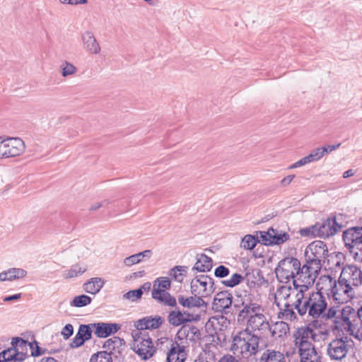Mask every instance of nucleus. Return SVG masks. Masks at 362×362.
Masks as SVG:
<instances>
[{
    "label": "nucleus",
    "mask_w": 362,
    "mask_h": 362,
    "mask_svg": "<svg viewBox=\"0 0 362 362\" xmlns=\"http://www.w3.org/2000/svg\"><path fill=\"white\" fill-rule=\"evenodd\" d=\"M327 245L321 240H315L310 243L305 250V264L304 269L309 270L308 279L309 285H313L322 268V262L329 256Z\"/></svg>",
    "instance_id": "1"
},
{
    "label": "nucleus",
    "mask_w": 362,
    "mask_h": 362,
    "mask_svg": "<svg viewBox=\"0 0 362 362\" xmlns=\"http://www.w3.org/2000/svg\"><path fill=\"white\" fill-rule=\"evenodd\" d=\"M276 278L280 282L288 283L293 279L300 285H309L305 281L308 279L309 270L304 269V264L301 267L300 261L293 257H287L281 259L275 269Z\"/></svg>",
    "instance_id": "2"
},
{
    "label": "nucleus",
    "mask_w": 362,
    "mask_h": 362,
    "mask_svg": "<svg viewBox=\"0 0 362 362\" xmlns=\"http://www.w3.org/2000/svg\"><path fill=\"white\" fill-rule=\"evenodd\" d=\"M334 323L336 329L345 330L359 341L362 340V306L357 310L350 305L344 306Z\"/></svg>",
    "instance_id": "3"
},
{
    "label": "nucleus",
    "mask_w": 362,
    "mask_h": 362,
    "mask_svg": "<svg viewBox=\"0 0 362 362\" xmlns=\"http://www.w3.org/2000/svg\"><path fill=\"white\" fill-rule=\"evenodd\" d=\"M259 338L257 334L252 333L248 329H245L233 337L230 350L234 354L249 358L258 351Z\"/></svg>",
    "instance_id": "4"
},
{
    "label": "nucleus",
    "mask_w": 362,
    "mask_h": 362,
    "mask_svg": "<svg viewBox=\"0 0 362 362\" xmlns=\"http://www.w3.org/2000/svg\"><path fill=\"white\" fill-rule=\"evenodd\" d=\"M308 315L314 319L320 318L321 320H327L338 317L340 310L338 307H332L326 312L327 303L325 297L321 291L312 293L306 299Z\"/></svg>",
    "instance_id": "5"
},
{
    "label": "nucleus",
    "mask_w": 362,
    "mask_h": 362,
    "mask_svg": "<svg viewBox=\"0 0 362 362\" xmlns=\"http://www.w3.org/2000/svg\"><path fill=\"white\" fill-rule=\"evenodd\" d=\"M332 331L336 337L331 340L327 346V355L332 361H341L345 358L347 354L353 349L354 343L347 336L345 330H339L334 328V324L332 326Z\"/></svg>",
    "instance_id": "6"
},
{
    "label": "nucleus",
    "mask_w": 362,
    "mask_h": 362,
    "mask_svg": "<svg viewBox=\"0 0 362 362\" xmlns=\"http://www.w3.org/2000/svg\"><path fill=\"white\" fill-rule=\"evenodd\" d=\"M362 284V272L355 265H346L340 274L338 284L343 288V293L348 297H353V287H358Z\"/></svg>",
    "instance_id": "7"
},
{
    "label": "nucleus",
    "mask_w": 362,
    "mask_h": 362,
    "mask_svg": "<svg viewBox=\"0 0 362 362\" xmlns=\"http://www.w3.org/2000/svg\"><path fill=\"white\" fill-rule=\"evenodd\" d=\"M132 336L131 348L142 360L146 361L154 355L156 349L147 332L132 331Z\"/></svg>",
    "instance_id": "8"
},
{
    "label": "nucleus",
    "mask_w": 362,
    "mask_h": 362,
    "mask_svg": "<svg viewBox=\"0 0 362 362\" xmlns=\"http://www.w3.org/2000/svg\"><path fill=\"white\" fill-rule=\"evenodd\" d=\"M342 239L353 258L362 262V227L356 226L343 232Z\"/></svg>",
    "instance_id": "9"
},
{
    "label": "nucleus",
    "mask_w": 362,
    "mask_h": 362,
    "mask_svg": "<svg viewBox=\"0 0 362 362\" xmlns=\"http://www.w3.org/2000/svg\"><path fill=\"white\" fill-rule=\"evenodd\" d=\"M170 286L171 281L168 277L157 278L153 282V288L151 291L152 298L164 305L176 307V298L167 291Z\"/></svg>",
    "instance_id": "10"
},
{
    "label": "nucleus",
    "mask_w": 362,
    "mask_h": 362,
    "mask_svg": "<svg viewBox=\"0 0 362 362\" xmlns=\"http://www.w3.org/2000/svg\"><path fill=\"white\" fill-rule=\"evenodd\" d=\"M215 291L214 279L207 275L197 276L191 282V293L202 298L209 296Z\"/></svg>",
    "instance_id": "11"
},
{
    "label": "nucleus",
    "mask_w": 362,
    "mask_h": 362,
    "mask_svg": "<svg viewBox=\"0 0 362 362\" xmlns=\"http://www.w3.org/2000/svg\"><path fill=\"white\" fill-rule=\"evenodd\" d=\"M202 338L199 329L193 325H184L177 331L175 340L178 344H185L186 348L189 343H197Z\"/></svg>",
    "instance_id": "12"
},
{
    "label": "nucleus",
    "mask_w": 362,
    "mask_h": 362,
    "mask_svg": "<svg viewBox=\"0 0 362 362\" xmlns=\"http://www.w3.org/2000/svg\"><path fill=\"white\" fill-rule=\"evenodd\" d=\"M242 309L238 312L237 321L238 323L247 322L248 318L255 313L259 312L261 306L257 303L253 302L252 294L245 295L242 300Z\"/></svg>",
    "instance_id": "13"
},
{
    "label": "nucleus",
    "mask_w": 362,
    "mask_h": 362,
    "mask_svg": "<svg viewBox=\"0 0 362 362\" xmlns=\"http://www.w3.org/2000/svg\"><path fill=\"white\" fill-rule=\"evenodd\" d=\"M245 329H248L252 333L258 332L260 335L265 334L270 329V325L265 315L257 312L248 318Z\"/></svg>",
    "instance_id": "14"
},
{
    "label": "nucleus",
    "mask_w": 362,
    "mask_h": 362,
    "mask_svg": "<svg viewBox=\"0 0 362 362\" xmlns=\"http://www.w3.org/2000/svg\"><path fill=\"white\" fill-rule=\"evenodd\" d=\"M233 295L228 291H223L217 293L213 301V309L221 313L222 314H228L233 303Z\"/></svg>",
    "instance_id": "15"
},
{
    "label": "nucleus",
    "mask_w": 362,
    "mask_h": 362,
    "mask_svg": "<svg viewBox=\"0 0 362 362\" xmlns=\"http://www.w3.org/2000/svg\"><path fill=\"white\" fill-rule=\"evenodd\" d=\"M4 142V159L21 156L25 151V144L18 137H5Z\"/></svg>",
    "instance_id": "16"
},
{
    "label": "nucleus",
    "mask_w": 362,
    "mask_h": 362,
    "mask_svg": "<svg viewBox=\"0 0 362 362\" xmlns=\"http://www.w3.org/2000/svg\"><path fill=\"white\" fill-rule=\"evenodd\" d=\"M293 287L297 290V293L295 295V300L293 301L290 299L293 308H295L298 314L301 316L305 315L308 311L306 305V300L303 302L304 299V293L308 290L310 286L308 285H300L296 281H293Z\"/></svg>",
    "instance_id": "17"
},
{
    "label": "nucleus",
    "mask_w": 362,
    "mask_h": 362,
    "mask_svg": "<svg viewBox=\"0 0 362 362\" xmlns=\"http://www.w3.org/2000/svg\"><path fill=\"white\" fill-rule=\"evenodd\" d=\"M198 315L194 317V314L187 311H181L179 309H175L170 311L168 315V321L170 325L174 327L187 325L193 320H198Z\"/></svg>",
    "instance_id": "18"
},
{
    "label": "nucleus",
    "mask_w": 362,
    "mask_h": 362,
    "mask_svg": "<svg viewBox=\"0 0 362 362\" xmlns=\"http://www.w3.org/2000/svg\"><path fill=\"white\" fill-rule=\"evenodd\" d=\"M126 347L125 341L119 337H113L107 339L103 345V348L105 349V351H107L110 356L115 358L122 356Z\"/></svg>",
    "instance_id": "19"
},
{
    "label": "nucleus",
    "mask_w": 362,
    "mask_h": 362,
    "mask_svg": "<svg viewBox=\"0 0 362 362\" xmlns=\"http://www.w3.org/2000/svg\"><path fill=\"white\" fill-rule=\"evenodd\" d=\"M93 327L90 324H81L79 325L78 332L70 344L71 348H78L84 343L92 338Z\"/></svg>",
    "instance_id": "20"
},
{
    "label": "nucleus",
    "mask_w": 362,
    "mask_h": 362,
    "mask_svg": "<svg viewBox=\"0 0 362 362\" xmlns=\"http://www.w3.org/2000/svg\"><path fill=\"white\" fill-rule=\"evenodd\" d=\"M91 326L95 329L94 334L98 338H106L115 334L121 327L117 323L111 322H95L91 323Z\"/></svg>",
    "instance_id": "21"
},
{
    "label": "nucleus",
    "mask_w": 362,
    "mask_h": 362,
    "mask_svg": "<svg viewBox=\"0 0 362 362\" xmlns=\"http://www.w3.org/2000/svg\"><path fill=\"white\" fill-rule=\"evenodd\" d=\"M341 227L342 226L337 222L334 216L329 217L322 223H319L320 238H327L333 236Z\"/></svg>",
    "instance_id": "22"
},
{
    "label": "nucleus",
    "mask_w": 362,
    "mask_h": 362,
    "mask_svg": "<svg viewBox=\"0 0 362 362\" xmlns=\"http://www.w3.org/2000/svg\"><path fill=\"white\" fill-rule=\"evenodd\" d=\"M163 322L164 320L160 316L144 317L134 322V327L136 329L135 331L146 332V329H157Z\"/></svg>",
    "instance_id": "23"
},
{
    "label": "nucleus",
    "mask_w": 362,
    "mask_h": 362,
    "mask_svg": "<svg viewBox=\"0 0 362 362\" xmlns=\"http://www.w3.org/2000/svg\"><path fill=\"white\" fill-rule=\"evenodd\" d=\"M186 345L178 344L175 342V345L173 344L167 354V362H184L187 357Z\"/></svg>",
    "instance_id": "24"
},
{
    "label": "nucleus",
    "mask_w": 362,
    "mask_h": 362,
    "mask_svg": "<svg viewBox=\"0 0 362 362\" xmlns=\"http://www.w3.org/2000/svg\"><path fill=\"white\" fill-rule=\"evenodd\" d=\"M178 303L185 308L192 309L194 308H204L206 306V302L199 295L193 296H184L179 295L177 296Z\"/></svg>",
    "instance_id": "25"
},
{
    "label": "nucleus",
    "mask_w": 362,
    "mask_h": 362,
    "mask_svg": "<svg viewBox=\"0 0 362 362\" xmlns=\"http://www.w3.org/2000/svg\"><path fill=\"white\" fill-rule=\"evenodd\" d=\"M82 41L87 51L91 54H98L100 52V47L93 34L90 31H86L82 35Z\"/></svg>",
    "instance_id": "26"
},
{
    "label": "nucleus",
    "mask_w": 362,
    "mask_h": 362,
    "mask_svg": "<svg viewBox=\"0 0 362 362\" xmlns=\"http://www.w3.org/2000/svg\"><path fill=\"white\" fill-rule=\"evenodd\" d=\"M213 262L211 257L204 254H198L197 255V262L192 269L199 272H206L211 269Z\"/></svg>",
    "instance_id": "27"
},
{
    "label": "nucleus",
    "mask_w": 362,
    "mask_h": 362,
    "mask_svg": "<svg viewBox=\"0 0 362 362\" xmlns=\"http://www.w3.org/2000/svg\"><path fill=\"white\" fill-rule=\"evenodd\" d=\"M275 303L280 310V312L279 313V318L291 321L297 318L296 314L293 310V305H291L290 301L285 303L283 307H281V304L277 302V298L276 297Z\"/></svg>",
    "instance_id": "28"
},
{
    "label": "nucleus",
    "mask_w": 362,
    "mask_h": 362,
    "mask_svg": "<svg viewBox=\"0 0 362 362\" xmlns=\"http://www.w3.org/2000/svg\"><path fill=\"white\" fill-rule=\"evenodd\" d=\"M16 351L12 347L4 350L0 353V362H23L25 360V355Z\"/></svg>",
    "instance_id": "29"
},
{
    "label": "nucleus",
    "mask_w": 362,
    "mask_h": 362,
    "mask_svg": "<svg viewBox=\"0 0 362 362\" xmlns=\"http://www.w3.org/2000/svg\"><path fill=\"white\" fill-rule=\"evenodd\" d=\"M105 281L100 277H93L90 279L83 285V290L90 294L98 293L103 287Z\"/></svg>",
    "instance_id": "30"
},
{
    "label": "nucleus",
    "mask_w": 362,
    "mask_h": 362,
    "mask_svg": "<svg viewBox=\"0 0 362 362\" xmlns=\"http://www.w3.org/2000/svg\"><path fill=\"white\" fill-rule=\"evenodd\" d=\"M294 337L296 343L305 342L310 341V339L315 341L317 334L311 327L308 326L299 328L296 333L294 334Z\"/></svg>",
    "instance_id": "31"
},
{
    "label": "nucleus",
    "mask_w": 362,
    "mask_h": 362,
    "mask_svg": "<svg viewBox=\"0 0 362 362\" xmlns=\"http://www.w3.org/2000/svg\"><path fill=\"white\" fill-rule=\"evenodd\" d=\"M290 328L288 324L284 322H276L272 327L270 326L269 332H271L272 336L274 337H282L286 336L289 332Z\"/></svg>",
    "instance_id": "32"
},
{
    "label": "nucleus",
    "mask_w": 362,
    "mask_h": 362,
    "mask_svg": "<svg viewBox=\"0 0 362 362\" xmlns=\"http://www.w3.org/2000/svg\"><path fill=\"white\" fill-rule=\"evenodd\" d=\"M264 362H286L284 356L279 351L267 350L261 357Z\"/></svg>",
    "instance_id": "33"
},
{
    "label": "nucleus",
    "mask_w": 362,
    "mask_h": 362,
    "mask_svg": "<svg viewBox=\"0 0 362 362\" xmlns=\"http://www.w3.org/2000/svg\"><path fill=\"white\" fill-rule=\"evenodd\" d=\"M270 231L272 241H270L269 244H272V245L283 244L290 238L289 234L286 232H279L278 230L274 229L273 228H270Z\"/></svg>",
    "instance_id": "34"
},
{
    "label": "nucleus",
    "mask_w": 362,
    "mask_h": 362,
    "mask_svg": "<svg viewBox=\"0 0 362 362\" xmlns=\"http://www.w3.org/2000/svg\"><path fill=\"white\" fill-rule=\"evenodd\" d=\"M11 347L17 351L16 353H21L25 355V359L27 358V350L29 342L21 337H13L11 341Z\"/></svg>",
    "instance_id": "35"
},
{
    "label": "nucleus",
    "mask_w": 362,
    "mask_h": 362,
    "mask_svg": "<svg viewBox=\"0 0 362 362\" xmlns=\"http://www.w3.org/2000/svg\"><path fill=\"white\" fill-rule=\"evenodd\" d=\"M188 271L187 266H175L169 272V275L176 281L182 283Z\"/></svg>",
    "instance_id": "36"
},
{
    "label": "nucleus",
    "mask_w": 362,
    "mask_h": 362,
    "mask_svg": "<svg viewBox=\"0 0 362 362\" xmlns=\"http://www.w3.org/2000/svg\"><path fill=\"white\" fill-rule=\"evenodd\" d=\"M296 345L298 348V354L300 358L307 356V354H310L315 352H317V350L315 346L312 344L310 341H305V342H296Z\"/></svg>",
    "instance_id": "37"
},
{
    "label": "nucleus",
    "mask_w": 362,
    "mask_h": 362,
    "mask_svg": "<svg viewBox=\"0 0 362 362\" xmlns=\"http://www.w3.org/2000/svg\"><path fill=\"white\" fill-rule=\"evenodd\" d=\"M87 270L86 266H82L80 264H76L71 267L69 270L64 272V277L66 279H72L81 275Z\"/></svg>",
    "instance_id": "38"
},
{
    "label": "nucleus",
    "mask_w": 362,
    "mask_h": 362,
    "mask_svg": "<svg viewBox=\"0 0 362 362\" xmlns=\"http://www.w3.org/2000/svg\"><path fill=\"white\" fill-rule=\"evenodd\" d=\"M258 243H259L258 236L248 234L243 238L240 247L245 250H251L255 247Z\"/></svg>",
    "instance_id": "39"
},
{
    "label": "nucleus",
    "mask_w": 362,
    "mask_h": 362,
    "mask_svg": "<svg viewBox=\"0 0 362 362\" xmlns=\"http://www.w3.org/2000/svg\"><path fill=\"white\" fill-rule=\"evenodd\" d=\"M7 281H13L15 279H22L27 274V272L21 268H11L6 271Z\"/></svg>",
    "instance_id": "40"
},
{
    "label": "nucleus",
    "mask_w": 362,
    "mask_h": 362,
    "mask_svg": "<svg viewBox=\"0 0 362 362\" xmlns=\"http://www.w3.org/2000/svg\"><path fill=\"white\" fill-rule=\"evenodd\" d=\"M90 362H112V358L107 351H101L92 355Z\"/></svg>",
    "instance_id": "41"
},
{
    "label": "nucleus",
    "mask_w": 362,
    "mask_h": 362,
    "mask_svg": "<svg viewBox=\"0 0 362 362\" xmlns=\"http://www.w3.org/2000/svg\"><path fill=\"white\" fill-rule=\"evenodd\" d=\"M243 281L244 276L238 273H234L229 279L222 281L221 284L226 287L233 288L239 285Z\"/></svg>",
    "instance_id": "42"
},
{
    "label": "nucleus",
    "mask_w": 362,
    "mask_h": 362,
    "mask_svg": "<svg viewBox=\"0 0 362 362\" xmlns=\"http://www.w3.org/2000/svg\"><path fill=\"white\" fill-rule=\"evenodd\" d=\"M92 301V298L85 294L79 295L73 299L71 305L74 307L81 308L89 305Z\"/></svg>",
    "instance_id": "43"
},
{
    "label": "nucleus",
    "mask_w": 362,
    "mask_h": 362,
    "mask_svg": "<svg viewBox=\"0 0 362 362\" xmlns=\"http://www.w3.org/2000/svg\"><path fill=\"white\" fill-rule=\"evenodd\" d=\"M343 288H340L339 284L337 286L336 284L332 288L333 298L339 303H343L344 301H346L347 299L350 298L343 293Z\"/></svg>",
    "instance_id": "44"
},
{
    "label": "nucleus",
    "mask_w": 362,
    "mask_h": 362,
    "mask_svg": "<svg viewBox=\"0 0 362 362\" xmlns=\"http://www.w3.org/2000/svg\"><path fill=\"white\" fill-rule=\"evenodd\" d=\"M62 69V75L64 77H67L75 74L77 71V68L71 63L65 61L60 66Z\"/></svg>",
    "instance_id": "45"
},
{
    "label": "nucleus",
    "mask_w": 362,
    "mask_h": 362,
    "mask_svg": "<svg viewBox=\"0 0 362 362\" xmlns=\"http://www.w3.org/2000/svg\"><path fill=\"white\" fill-rule=\"evenodd\" d=\"M28 346L31 350V356L33 357L40 356L46 352L45 349H42L39 346L38 342L34 340L33 342H29Z\"/></svg>",
    "instance_id": "46"
},
{
    "label": "nucleus",
    "mask_w": 362,
    "mask_h": 362,
    "mask_svg": "<svg viewBox=\"0 0 362 362\" xmlns=\"http://www.w3.org/2000/svg\"><path fill=\"white\" fill-rule=\"evenodd\" d=\"M142 296L141 289L132 290L123 295V298L131 300L132 302H136L139 300Z\"/></svg>",
    "instance_id": "47"
},
{
    "label": "nucleus",
    "mask_w": 362,
    "mask_h": 362,
    "mask_svg": "<svg viewBox=\"0 0 362 362\" xmlns=\"http://www.w3.org/2000/svg\"><path fill=\"white\" fill-rule=\"evenodd\" d=\"M256 236H258L259 243L262 242L264 245H272V244H269L272 241L270 228L267 231H257Z\"/></svg>",
    "instance_id": "48"
},
{
    "label": "nucleus",
    "mask_w": 362,
    "mask_h": 362,
    "mask_svg": "<svg viewBox=\"0 0 362 362\" xmlns=\"http://www.w3.org/2000/svg\"><path fill=\"white\" fill-rule=\"evenodd\" d=\"M322 354L318 351L300 358V362H322Z\"/></svg>",
    "instance_id": "49"
},
{
    "label": "nucleus",
    "mask_w": 362,
    "mask_h": 362,
    "mask_svg": "<svg viewBox=\"0 0 362 362\" xmlns=\"http://www.w3.org/2000/svg\"><path fill=\"white\" fill-rule=\"evenodd\" d=\"M230 274V269L224 265H219L214 270L216 277L222 279Z\"/></svg>",
    "instance_id": "50"
},
{
    "label": "nucleus",
    "mask_w": 362,
    "mask_h": 362,
    "mask_svg": "<svg viewBox=\"0 0 362 362\" xmlns=\"http://www.w3.org/2000/svg\"><path fill=\"white\" fill-rule=\"evenodd\" d=\"M64 339H68L74 334V327L71 324H66L61 332Z\"/></svg>",
    "instance_id": "51"
},
{
    "label": "nucleus",
    "mask_w": 362,
    "mask_h": 362,
    "mask_svg": "<svg viewBox=\"0 0 362 362\" xmlns=\"http://www.w3.org/2000/svg\"><path fill=\"white\" fill-rule=\"evenodd\" d=\"M140 262H141V259H138V255H136V254L132 255L128 257H126L124 259V264L128 267L132 266L134 264L139 263Z\"/></svg>",
    "instance_id": "52"
},
{
    "label": "nucleus",
    "mask_w": 362,
    "mask_h": 362,
    "mask_svg": "<svg viewBox=\"0 0 362 362\" xmlns=\"http://www.w3.org/2000/svg\"><path fill=\"white\" fill-rule=\"evenodd\" d=\"M311 153L315 156L317 160L322 158L325 155V149L317 148L311 151Z\"/></svg>",
    "instance_id": "53"
},
{
    "label": "nucleus",
    "mask_w": 362,
    "mask_h": 362,
    "mask_svg": "<svg viewBox=\"0 0 362 362\" xmlns=\"http://www.w3.org/2000/svg\"><path fill=\"white\" fill-rule=\"evenodd\" d=\"M298 233L302 237L314 238L310 227L301 228L299 230Z\"/></svg>",
    "instance_id": "54"
},
{
    "label": "nucleus",
    "mask_w": 362,
    "mask_h": 362,
    "mask_svg": "<svg viewBox=\"0 0 362 362\" xmlns=\"http://www.w3.org/2000/svg\"><path fill=\"white\" fill-rule=\"evenodd\" d=\"M308 163H309L308 158H307V156H305V157L302 158L301 159H300L298 161L294 163L292 165H291L290 168H298V167L303 166L304 165H306Z\"/></svg>",
    "instance_id": "55"
},
{
    "label": "nucleus",
    "mask_w": 362,
    "mask_h": 362,
    "mask_svg": "<svg viewBox=\"0 0 362 362\" xmlns=\"http://www.w3.org/2000/svg\"><path fill=\"white\" fill-rule=\"evenodd\" d=\"M291 289V287H288V288L283 287V286L281 287V288L279 289L280 293H279V296H281V293H283L284 292H285V293L284 294V300H286V299L290 300L291 298V293H290Z\"/></svg>",
    "instance_id": "56"
},
{
    "label": "nucleus",
    "mask_w": 362,
    "mask_h": 362,
    "mask_svg": "<svg viewBox=\"0 0 362 362\" xmlns=\"http://www.w3.org/2000/svg\"><path fill=\"white\" fill-rule=\"evenodd\" d=\"M22 294L21 293H16L14 295L5 296L3 298V300L4 302H10V301H15L18 300L21 298Z\"/></svg>",
    "instance_id": "57"
},
{
    "label": "nucleus",
    "mask_w": 362,
    "mask_h": 362,
    "mask_svg": "<svg viewBox=\"0 0 362 362\" xmlns=\"http://www.w3.org/2000/svg\"><path fill=\"white\" fill-rule=\"evenodd\" d=\"M136 255H138V259H141V260L142 259V258L144 257L150 258L152 255V251L150 250H146L136 254Z\"/></svg>",
    "instance_id": "58"
},
{
    "label": "nucleus",
    "mask_w": 362,
    "mask_h": 362,
    "mask_svg": "<svg viewBox=\"0 0 362 362\" xmlns=\"http://www.w3.org/2000/svg\"><path fill=\"white\" fill-rule=\"evenodd\" d=\"M312 233H313V236L320 238V230H319V223H316L315 224L309 226Z\"/></svg>",
    "instance_id": "59"
},
{
    "label": "nucleus",
    "mask_w": 362,
    "mask_h": 362,
    "mask_svg": "<svg viewBox=\"0 0 362 362\" xmlns=\"http://www.w3.org/2000/svg\"><path fill=\"white\" fill-rule=\"evenodd\" d=\"M62 4H69L71 5H76L79 4H85L87 0H59Z\"/></svg>",
    "instance_id": "60"
},
{
    "label": "nucleus",
    "mask_w": 362,
    "mask_h": 362,
    "mask_svg": "<svg viewBox=\"0 0 362 362\" xmlns=\"http://www.w3.org/2000/svg\"><path fill=\"white\" fill-rule=\"evenodd\" d=\"M341 144H338L336 145H328L327 146H322L321 148L325 149V154L327 153H330L336 149H337L340 146Z\"/></svg>",
    "instance_id": "61"
},
{
    "label": "nucleus",
    "mask_w": 362,
    "mask_h": 362,
    "mask_svg": "<svg viewBox=\"0 0 362 362\" xmlns=\"http://www.w3.org/2000/svg\"><path fill=\"white\" fill-rule=\"evenodd\" d=\"M294 175H291L285 177L284 179L281 180V184L282 186H286L291 183V182L294 178Z\"/></svg>",
    "instance_id": "62"
},
{
    "label": "nucleus",
    "mask_w": 362,
    "mask_h": 362,
    "mask_svg": "<svg viewBox=\"0 0 362 362\" xmlns=\"http://www.w3.org/2000/svg\"><path fill=\"white\" fill-rule=\"evenodd\" d=\"M107 203L108 202L107 200H105L104 202H102L95 203L90 206L89 210L90 211H95V210L100 209L101 206H103L104 205V204H107Z\"/></svg>",
    "instance_id": "63"
},
{
    "label": "nucleus",
    "mask_w": 362,
    "mask_h": 362,
    "mask_svg": "<svg viewBox=\"0 0 362 362\" xmlns=\"http://www.w3.org/2000/svg\"><path fill=\"white\" fill-rule=\"evenodd\" d=\"M206 353H204V354H201L197 358H196L194 362H209L207 361V358L206 356Z\"/></svg>",
    "instance_id": "64"
}]
</instances>
